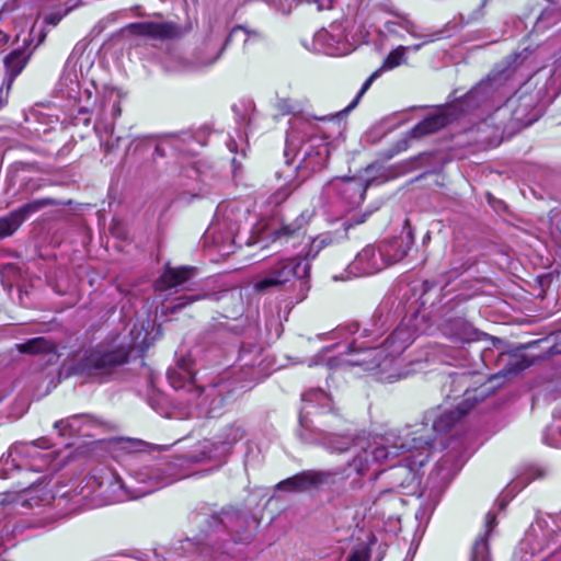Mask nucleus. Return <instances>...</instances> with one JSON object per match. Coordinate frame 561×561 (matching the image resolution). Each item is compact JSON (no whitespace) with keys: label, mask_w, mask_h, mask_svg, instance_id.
<instances>
[{"label":"nucleus","mask_w":561,"mask_h":561,"mask_svg":"<svg viewBox=\"0 0 561 561\" xmlns=\"http://www.w3.org/2000/svg\"><path fill=\"white\" fill-rule=\"evenodd\" d=\"M485 525H486V533H489L495 525V516L492 515L491 513H488V515H486Z\"/></svg>","instance_id":"nucleus-49"},{"label":"nucleus","mask_w":561,"mask_h":561,"mask_svg":"<svg viewBox=\"0 0 561 561\" xmlns=\"http://www.w3.org/2000/svg\"><path fill=\"white\" fill-rule=\"evenodd\" d=\"M443 333L454 343H471L485 336L463 318L447 320L443 325Z\"/></svg>","instance_id":"nucleus-19"},{"label":"nucleus","mask_w":561,"mask_h":561,"mask_svg":"<svg viewBox=\"0 0 561 561\" xmlns=\"http://www.w3.org/2000/svg\"><path fill=\"white\" fill-rule=\"evenodd\" d=\"M119 140H121V138L117 137L115 140H107L104 144H102L104 151L111 152L114 148L118 147Z\"/></svg>","instance_id":"nucleus-46"},{"label":"nucleus","mask_w":561,"mask_h":561,"mask_svg":"<svg viewBox=\"0 0 561 561\" xmlns=\"http://www.w3.org/2000/svg\"><path fill=\"white\" fill-rule=\"evenodd\" d=\"M238 365L243 380L256 383L270 375L272 360L263 346L254 342H243L239 351Z\"/></svg>","instance_id":"nucleus-12"},{"label":"nucleus","mask_w":561,"mask_h":561,"mask_svg":"<svg viewBox=\"0 0 561 561\" xmlns=\"http://www.w3.org/2000/svg\"><path fill=\"white\" fill-rule=\"evenodd\" d=\"M51 445L45 437L28 443L13 444V453L24 462V469L42 472L48 469L50 455L44 454L41 449H48Z\"/></svg>","instance_id":"nucleus-13"},{"label":"nucleus","mask_w":561,"mask_h":561,"mask_svg":"<svg viewBox=\"0 0 561 561\" xmlns=\"http://www.w3.org/2000/svg\"><path fill=\"white\" fill-rule=\"evenodd\" d=\"M365 219H366V215H362L359 218H356L354 221H353V219H351V220L344 222V226L346 228H348V227H352L353 225L363 224L365 221Z\"/></svg>","instance_id":"nucleus-50"},{"label":"nucleus","mask_w":561,"mask_h":561,"mask_svg":"<svg viewBox=\"0 0 561 561\" xmlns=\"http://www.w3.org/2000/svg\"><path fill=\"white\" fill-rule=\"evenodd\" d=\"M413 244L412 233L409 231L404 236L385 240L379 243L380 253L386 261V267L402 261Z\"/></svg>","instance_id":"nucleus-21"},{"label":"nucleus","mask_w":561,"mask_h":561,"mask_svg":"<svg viewBox=\"0 0 561 561\" xmlns=\"http://www.w3.org/2000/svg\"><path fill=\"white\" fill-rule=\"evenodd\" d=\"M107 104H111V112L113 118H116L121 115V93L115 89H108L105 91L103 96V107Z\"/></svg>","instance_id":"nucleus-37"},{"label":"nucleus","mask_w":561,"mask_h":561,"mask_svg":"<svg viewBox=\"0 0 561 561\" xmlns=\"http://www.w3.org/2000/svg\"><path fill=\"white\" fill-rule=\"evenodd\" d=\"M145 443L141 442V440H134L133 442V445L136 447V448H140Z\"/></svg>","instance_id":"nucleus-54"},{"label":"nucleus","mask_w":561,"mask_h":561,"mask_svg":"<svg viewBox=\"0 0 561 561\" xmlns=\"http://www.w3.org/2000/svg\"><path fill=\"white\" fill-rule=\"evenodd\" d=\"M199 298H201L199 296H191V297L180 298L179 300H181V301L179 304H176L175 308H183L184 306L192 304L193 301H195Z\"/></svg>","instance_id":"nucleus-48"},{"label":"nucleus","mask_w":561,"mask_h":561,"mask_svg":"<svg viewBox=\"0 0 561 561\" xmlns=\"http://www.w3.org/2000/svg\"><path fill=\"white\" fill-rule=\"evenodd\" d=\"M5 551H7V548H4V549L0 548V561H10V560H8V559L2 557L3 552H5Z\"/></svg>","instance_id":"nucleus-55"},{"label":"nucleus","mask_w":561,"mask_h":561,"mask_svg":"<svg viewBox=\"0 0 561 561\" xmlns=\"http://www.w3.org/2000/svg\"><path fill=\"white\" fill-rule=\"evenodd\" d=\"M385 30L390 35H394L400 38L403 36V32L415 38L423 37V35L417 32V26L403 15H396L393 20L387 21L385 23Z\"/></svg>","instance_id":"nucleus-28"},{"label":"nucleus","mask_w":561,"mask_h":561,"mask_svg":"<svg viewBox=\"0 0 561 561\" xmlns=\"http://www.w3.org/2000/svg\"><path fill=\"white\" fill-rule=\"evenodd\" d=\"M432 41H433V38H430V37H428V38L425 41V43H430V42H432Z\"/></svg>","instance_id":"nucleus-62"},{"label":"nucleus","mask_w":561,"mask_h":561,"mask_svg":"<svg viewBox=\"0 0 561 561\" xmlns=\"http://www.w3.org/2000/svg\"><path fill=\"white\" fill-rule=\"evenodd\" d=\"M387 492H388V491H386V493H387ZM383 494H385V492H381V493L378 495L377 500H380V499H381V496H382Z\"/></svg>","instance_id":"nucleus-60"},{"label":"nucleus","mask_w":561,"mask_h":561,"mask_svg":"<svg viewBox=\"0 0 561 561\" xmlns=\"http://www.w3.org/2000/svg\"><path fill=\"white\" fill-rule=\"evenodd\" d=\"M500 89L501 96H504L511 90L506 89L501 77H490L488 80H482L461 100L427 116L415 125L410 131L411 137L421 138L436 133L454 119L456 112L469 113L476 110L480 105L479 100L481 98L489 95L490 92L500 91Z\"/></svg>","instance_id":"nucleus-6"},{"label":"nucleus","mask_w":561,"mask_h":561,"mask_svg":"<svg viewBox=\"0 0 561 561\" xmlns=\"http://www.w3.org/2000/svg\"><path fill=\"white\" fill-rule=\"evenodd\" d=\"M512 70L492 71L490 77H501L506 89H511L504 96H501V90L490 92L489 95L479 100L480 105L477 108L489 110L496 106L494 116L491 121H499L494 134L491 137L483 138L481 141L490 146H497L502 141L503 133L507 128L504 118L510 116L512 127H527L536 122L539 117V111L535 106V100L530 95L510 96L515 89V84L511 83Z\"/></svg>","instance_id":"nucleus-3"},{"label":"nucleus","mask_w":561,"mask_h":561,"mask_svg":"<svg viewBox=\"0 0 561 561\" xmlns=\"http://www.w3.org/2000/svg\"><path fill=\"white\" fill-rule=\"evenodd\" d=\"M230 390L228 382L209 385L205 388L196 385L184 402L191 409V413L197 417H215L220 415L225 403L226 393Z\"/></svg>","instance_id":"nucleus-11"},{"label":"nucleus","mask_w":561,"mask_h":561,"mask_svg":"<svg viewBox=\"0 0 561 561\" xmlns=\"http://www.w3.org/2000/svg\"><path fill=\"white\" fill-rule=\"evenodd\" d=\"M519 484V481H515L513 488H516Z\"/></svg>","instance_id":"nucleus-61"},{"label":"nucleus","mask_w":561,"mask_h":561,"mask_svg":"<svg viewBox=\"0 0 561 561\" xmlns=\"http://www.w3.org/2000/svg\"><path fill=\"white\" fill-rule=\"evenodd\" d=\"M558 339L561 341V332L558 334Z\"/></svg>","instance_id":"nucleus-63"},{"label":"nucleus","mask_w":561,"mask_h":561,"mask_svg":"<svg viewBox=\"0 0 561 561\" xmlns=\"http://www.w3.org/2000/svg\"><path fill=\"white\" fill-rule=\"evenodd\" d=\"M382 257L379 244L366 245L350 264V272L355 276L374 275L386 268V261Z\"/></svg>","instance_id":"nucleus-17"},{"label":"nucleus","mask_w":561,"mask_h":561,"mask_svg":"<svg viewBox=\"0 0 561 561\" xmlns=\"http://www.w3.org/2000/svg\"><path fill=\"white\" fill-rule=\"evenodd\" d=\"M234 209V204L220 205L215 221L204 236L205 245L214 248L221 256H228L236 250V239L244 213L236 215Z\"/></svg>","instance_id":"nucleus-9"},{"label":"nucleus","mask_w":561,"mask_h":561,"mask_svg":"<svg viewBox=\"0 0 561 561\" xmlns=\"http://www.w3.org/2000/svg\"><path fill=\"white\" fill-rule=\"evenodd\" d=\"M488 127H489V123H488V121H484V122H482V123L478 126V130L484 131Z\"/></svg>","instance_id":"nucleus-51"},{"label":"nucleus","mask_w":561,"mask_h":561,"mask_svg":"<svg viewBox=\"0 0 561 561\" xmlns=\"http://www.w3.org/2000/svg\"><path fill=\"white\" fill-rule=\"evenodd\" d=\"M317 128V124L311 121H306L299 129L293 127L287 135L284 151L288 164L298 160V169L307 172H316L325 167L329 146L323 137L313 134Z\"/></svg>","instance_id":"nucleus-5"},{"label":"nucleus","mask_w":561,"mask_h":561,"mask_svg":"<svg viewBox=\"0 0 561 561\" xmlns=\"http://www.w3.org/2000/svg\"><path fill=\"white\" fill-rule=\"evenodd\" d=\"M561 21V0H549L535 23V30L542 32Z\"/></svg>","instance_id":"nucleus-27"},{"label":"nucleus","mask_w":561,"mask_h":561,"mask_svg":"<svg viewBox=\"0 0 561 561\" xmlns=\"http://www.w3.org/2000/svg\"><path fill=\"white\" fill-rule=\"evenodd\" d=\"M290 192L288 187H282L271 196V202L276 205L280 204L290 195Z\"/></svg>","instance_id":"nucleus-42"},{"label":"nucleus","mask_w":561,"mask_h":561,"mask_svg":"<svg viewBox=\"0 0 561 561\" xmlns=\"http://www.w3.org/2000/svg\"><path fill=\"white\" fill-rule=\"evenodd\" d=\"M276 107L283 115L291 114L297 108L296 104L289 99L278 100L276 103Z\"/></svg>","instance_id":"nucleus-40"},{"label":"nucleus","mask_w":561,"mask_h":561,"mask_svg":"<svg viewBox=\"0 0 561 561\" xmlns=\"http://www.w3.org/2000/svg\"><path fill=\"white\" fill-rule=\"evenodd\" d=\"M59 83L61 87H65L68 96L77 93L79 88L78 76L73 69L69 68V61L66 62Z\"/></svg>","instance_id":"nucleus-34"},{"label":"nucleus","mask_w":561,"mask_h":561,"mask_svg":"<svg viewBox=\"0 0 561 561\" xmlns=\"http://www.w3.org/2000/svg\"><path fill=\"white\" fill-rule=\"evenodd\" d=\"M323 243V240H313L312 241V248H317V251L321 248V244Z\"/></svg>","instance_id":"nucleus-53"},{"label":"nucleus","mask_w":561,"mask_h":561,"mask_svg":"<svg viewBox=\"0 0 561 561\" xmlns=\"http://www.w3.org/2000/svg\"><path fill=\"white\" fill-rule=\"evenodd\" d=\"M430 322L424 312H414L401 321L394 331L379 346L370 347L353 341L345 354L325 358L330 369L359 368L363 371L376 373L382 381H394L402 377L396 367L397 358L412 344L419 334L426 333ZM324 355H317L309 366L320 364Z\"/></svg>","instance_id":"nucleus-2"},{"label":"nucleus","mask_w":561,"mask_h":561,"mask_svg":"<svg viewBox=\"0 0 561 561\" xmlns=\"http://www.w3.org/2000/svg\"><path fill=\"white\" fill-rule=\"evenodd\" d=\"M24 469V462L13 453V445L7 455L0 458V477L9 478L14 471Z\"/></svg>","instance_id":"nucleus-33"},{"label":"nucleus","mask_w":561,"mask_h":561,"mask_svg":"<svg viewBox=\"0 0 561 561\" xmlns=\"http://www.w3.org/2000/svg\"><path fill=\"white\" fill-rule=\"evenodd\" d=\"M310 263L307 259L299 256L276 257L268 266L259 273L252 282L255 293H266L272 288H278L295 279L299 285V299L306 298L309 290Z\"/></svg>","instance_id":"nucleus-7"},{"label":"nucleus","mask_w":561,"mask_h":561,"mask_svg":"<svg viewBox=\"0 0 561 561\" xmlns=\"http://www.w3.org/2000/svg\"><path fill=\"white\" fill-rule=\"evenodd\" d=\"M366 188L367 184L360 180L353 178L335 179L324 185L323 196L330 199L332 192H336L348 204L356 206L364 201Z\"/></svg>","instance_id":"nucleus-16"},{"label":"nucleus","mask_w":561,"mask_h":561,"mask_svg":"<svg viewBox=\"0 0 561 561\" xmlns=\"http://www.w3.org/2000/svg\"><path fill=\"white\" fill-rule=\"evenodd\" d=\"M225 49V46H222L218 51H216V49H210L208 46L206 47V50H210L211 53V57L207 58V59H202V58H197L196 60V67L198 68H202V67H208V66H211L214 62L217 61V59L220 57L222 50Z\"/></svg>","instance_id":"nucleus-39"},{"label":"nucleus","mask_w":561,"mask_h":561,"mask_svg":"<svg viewBox=\"0 0 561 561\" xmlns=\"http://www.w3.org/2000/svg\"><path fill=\"white\" fill-rule=\"evenodd\" d=\"M43 184L39 182V181H32V186H31V190L34 191V190H37L42 186Z\"/></svg>","instance_id":"nucleus-52"},{"label":"nucleus","mask_w":561,"mask_h":561,"mask_svg":"<svg viewBox=\"0 0 561 561\" xmlns=\"http://www.w3.org/2000/svg\"><path fill=\"white\" fill-rule=\"evenodd\" d=\"M311 215L308 211L301 213L293 222L284 224L276 232L277 239L298 238L302 228L309 221Z\"/></svg>","instance_id":"nucleus-30"},{"label":"nucleus","mask_w":561,"mask_h":561,"mask_svg":"<svg viewBox=\"0 0 561 561\" xmlns=\"http://www.w3.org/2000/svg\"><path fill=\"white\" fill-rule=\"evenodd\" d=\"M422 47V44H416V45H413L412 48L414 50H419L420 48Z\"/></svg>","instance_id":"nucleus-58"},{"label":"nucleus","mask_w":561,"mask_h":561,"mask_svg":"<svg viewBox=\"0 0 561 561\" xmlns=\"http://www.w3.org/2000/svg\"><path fill=\"white\" fill-rule=\"evenodd\" d=\"M245 435L242 425L231 423L224 426L215 436V440L205 439L199 443L196 453L190 459L194 462L214 461L220 465Z\"/></svg>","instance_id":"nucleus-10"},{"label":"nucleus","mask_w":561,"mask_h":561,"mask_svg":"<svg viewBox=\"0 0 561 561\" xmlns=\"http://www.w3.org/2000/svg\"><path fill=\"white\" fill-rule=\"evenodd\" d=\"M471 561H490L486 534L476 539L472 547Z\"/></svg>","instance_id":"nucleus-36"},{"label":"nucleus","mask_w":561,"mask_h":561,"mask_svg":"<svg viewBox=\"0 0 561 561\" xmlns=\"http://www.w3.org/2000/svg\"><path fill=\"white\" fill-rule=\"evenodd\" d=\"M409 47L399 46L396 49L391 50L388 56L385 58L382 65L380 68H378L376 71H374L364 82L362 89L357 93L356 98L347 105V107L344 110L345 112L352 111L358 103L359 99L366 93V91L369 89L371 83L385 71V70H391L402 64L405 62V51Z\"/></svg>","instance_id":"nucleus-20"},{"label":"nucleus","mask_w":561,"mask_h":561,"mask_svg":"<svg viewBox=\"0 0 561 561\" xmlns=\"http://www.w3.org/2000/svg\"><path fill=\"white\" fill-rule=\"evenodd\" d=\"M58 204L59 203L57 201L45 197L23 204L19 208L14 209L13 213L16 215L20 222L23 224L31 215L38 213L45 207L55 206Z\"/></svg>","instance_id":"nucleus-29"},{"label":"nucleus","mask_w":561,"mask_h":561,"mask_svg":"<svg viewBox=\"0 0 561 561\" xmlns=\"http://www.w3.org/2000/svg\"><path fill=\"white\" fill-rule=\"evenodd\" d=\"M16 347L21 353L28 354L54 353L56 351L55 344L45 337L31 339L25 343L18 344Z\"/></svg>","instance_id":"nucleus-32"},{"label":"nucleus","mask_w":561,"mask_h":561,"mask_svg":"<svg viewBox=\"0 0 561 561\" xmlns=\"http://www.w3.org/2000/svg\"><path fill=\"white\" fill-rule=\"evenodd\" d=\"M129 357V348L123 344L115 346L100 345L84 352L70 367L73 375L103 380L124 365Z\"/></svg>","instance_id":"nucleus-8"},{"label":"nucleus","mask_w":561,"mask_h":561,"mask_svg":"<svg viewBox=\"0 0 561 561\" xmlns=\"http://www.w3.org/2000/svg\"><path fill=\"white\" fill-rule=\"evenodd\" d=\"M168 379L172 388L180 391V399L184 401V398L190 396V392L195 388L196 381L191 370L184 366H179L175 369L168 371Z\"/></svg>","instance_id":"nucleus-24"},{"label":"nucleus","mask_w":561,"mask_h":561,"mask_svg":"<svg viewBox=\"0 0 561 561\" xmlns=\"http://www.w3.org/2000/svg\"><path fill=\"white\" fill-rule=\"evenodd\" d=\"M37 491L42 492L44 497L39 499L38 501H35V503L31 504V506H39V505H42V502H44V505H45V504H49L50 500L55 501V497L53 495H50L49 491L44 490V488H41L39 485L33 486L32 490L30 491V493L37 492Z\"/></svg>","instance_id":"nucleus-41"},{"label":"nucleus","mask_w":561,"mask_h":561,"mask_svg":"<svg viewBox=\"0 0 561 561\" xmlns=\"http://www.w3.org/2000/svg\"><path fill=\"white\" fill-rule=\"evenodd\" d=\"M302 402L299 416L300 438L306 443H321L331 453H351L352 458L347 466L358 474L368 471L374 463H383L407 453H412L411 457H414L413 450L421 457L417 460L420 466L427 460L434 440L432 435H416L417 432H413L411 438L403 439L392 433L375 436L328 434L321 428L328 422L321 419L331 415L332 424L340 419L330 394L319 388L310 389L302 394Z\"/></svg>","instance_id":"nucleus-1"},{"label":"nucleus","mask_w":561,"mask_h":561,"mask_svg":"<svg viewBox=\"0 0 561 561\" xmlns=\"http://www.w3.org/2000/svg\"><path fill=\"white\" fill-rule=\"evenodd\" d=\"M28 56L24 50H14L4 59V66L9 75V82L11 83L16 78L24 67L26 66Z\"/></svg>","instance_id":"nucleus-31"},{"label":"nucleus","mask_w":561,"mask_h":561,"mask_svg":"<svg viewBox=\"0 0 561 561\" xmlns=\"http://www.w3.org/2000/svg\"><path fill=\"white\" fill-rule=\"evenodd\" d=\"M348 561H368V554L365 550H356Z\"/></svg>","instance_id":"nucleus-45"},{"label":"nucleus","mask_w":561,"mask_h":561,"mask_svg":"<svg viewBox=\"0 0 561 561\" xmlns=\"http://www.w3.org/2000/svg\"><path fill=\"white\" fill-rule=\"evenodd\" d=\"M95 424L96 421L88 414H75L56 421L54 427L59 432L60 436H73L77 434L88 436L90 435L89 428L95 426Z\"/></svg>","instance_id":"nucleus-22"},{"label":"nucleus","mask_w":561,"mask_h":561,"mask_svg":"<svg viewBox=\"0 0 561 561\" xmlns=\"http://www.w3.org/2000/svg\"><path fill=\"white\" fill-rule=\"evenodd\" d=\"M21 225L13 210L0 217V239L13 234Z\"/></svg>","instance_id":"nucleus-35"},{"label":"nucleus","mask_w":561,"mask_h":561,"mask_svg":"<svg viewBox=\"0 0 561 561\" xmlns=\"http://www.w3.org/2000/svg\"><path fill=\"white\" fill-rule=\"evenodd\" d=\"M180 477L178 466L165 459L138 465L129 469L125 479L111 476L106 489L107 497L111 502L139 499L173 483Z\"/></svg>","instance_id":"nucleus-4"},{"label":"nucleus","mask_w":561,"mask_h":561,"mask_svg":"<svg viewBox=\"0 0 561 561\" xmlns=\"http://www.w3.org/2000/svg\"><path fill=\"white\" fill-rule=\"evenodd\" d=\"M357 329H358V325H357V324H352V325L350 327V331H351V333H355V332L357 331Z\"/></svg>","instance_id":"nucleus-57"},{"label":"nucleus","mask_w":561,"mask_h":561,"mask_svg":"<svg viewBox=\"0 0 561 561\" xmlns=\"http://www.w3.org/2000/svg\"><path fill=\"white\" fill-rule=\"evenodd\" d=\"M391 489H408L417 483V474L410 463L396 466L389 473Z\"/></svg>","instance_id":"nucleus-26"},{"label":"nucleus","mask_w":561,"mask_h":561,"mask_svg":"<svg viewBox=\"0 0 561 561\" xmlns=\"http://www.w3.org/2000/svg\"><path fill=\"white\" fill-rule=\"evenodd\" d=\"M10 84L9 82L5 90L3 87L0 88V110L7 104Z\"/></svg>","instance_id":"nucleus-47"},{"label":"nucleus","mask_w":561,"mask_h":561,"mask_svg":"<svg viewBox=\"0 0 561 561\" xmlns=\"http://www.w3.org/2000/svg\"><path fill=\"white\" fill-rule=\"evenodd\" d=\"M239 33H243L245 35V39H244L245 45L252 41L260 39L262 37L259 32L250 31L248 27L239 25V26H236L232 28L227 42L230 41L232 37L237 36Z\"/></svg>","instance_id":"nucleus-38"},{"label":"nucleus","mask_w":561,"mask_h":561,"mask_svg":"<svg viewBox=\"0 0 561 561\" xmlns=\"http://www.w3.org/2000/svg\"><path fill=\"white\" fill-rule=\"evenodd\" d=\"M67 12H68V10L64 14L50 13L45 16V23L56 26Z\"/></svg>","instance_id":"nucleus-44"},{"label":"nucleus","mask_w":561,"mask_h":561,"mask_svg":"<svg viewBox=\"0 0 561 561\" xmlns=\"http://www.w3.org/2000/svg\"><path fill=\"white\" fill-rule=\"evenodd\" d=\"M340 39L327 30L318 31L312 38L311 49L325 55H340L342 50L339 47Z\"/></svg>","instance_id":"nucleus-25"},{"label":"nucleus","mask_w":561,"mask_h":561,"mask_svg":"<svg viewBox=\"0 0 561 561\" xmlns=\"http://www.w3.org/2000/svg\"><path fill=\"white\" fill-rule=\"evenodd\" d=\"M316 122L324 123V122H327V119H325V117H321V118H317Z\"/></svg>","instance_id":"nucleus-59"},{"label":"nucleus","mask_w":561,"mask_h":561,"mask_svg":"<svg viewBox=\"0 0 561 561\" xmlns=\"http://www.w3.org/2000/svg\"><path fill=\"white\" fill-rule=\"evenodd\" d=\"M308 3H314L318 11L329 10L332 8V0H307Z\"/></svg>","instance_id":"nucleus-43"},{"label":"nucleus","mask_w":561,"mask_h":561,"mask_svg":"<svg viewBox=\"0 0 561 561\" xmlns=\"http://www.w3.org/2000/svg\"><path fill=\"white\" fill-rule=\"evenodd\" d=\"M127 30L137 36L148 37L150 39L167 41L179 35V27L172 22L144 21L130 23Z\"/></svg>","instance_id":"nucleus-18"},{"label":"nucleus","mask_w":561,"mask_h":561,"mask_svg":"<svg viewBox=\"0 0 561 561\" xmlns=\"http://www.w3.org/2000/svg\"><path fill=\"white\" fill-rule=\"evenodd\" d=\"M470 398L465 399L455 409H443L440 407L426 412L423 427L431 424L433 432L444 434L450 431L472 409Z\"/></svg>","instance_id":"nucleus-14"},{"label":"nucleus","mask_w":561,"mask_h":561,"mask_svg":"<svg viewBox=\"0 0 561 561\" xmlns=\"http://www.w3.org/2000/svg\"><path fill=\"white\" fill-rule=\"evenodd\" d=\"M337 472L306 470L276 484V490L299 493L327 483Z\"/></svg>","instance_id":"nucleus-15"},{"label":"nucleus","mask_w":561,"mask_h":561,"mask_svg":"<svg viewBox=\"0 0 561 561\" xmlns=\"http://www.w3.org/2000/svg\"><path fill=\"white\" fill-rule=\"evenodd\" d=\"M154 151L160 154V156H163V152H162V148L161 146L157 145L156 148H154Z\"/></svg>","instance_id":"nucleus-56"},{"label":"nucleus","mask_w":561,"mask_h":561,"mask_svg":"<svg viewBox=\"0 0 561 561\" xmlns=\"http://www.w3.org/2000/svg\"><path fill=\"white\" fill-rule=\"evenodd\" d=\"M194 267H168L156 283L157 290L176 289L184 286L194 275Z\"/></svg>","instance_id":"nucleus-23"}]
</instances>
